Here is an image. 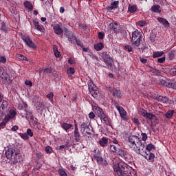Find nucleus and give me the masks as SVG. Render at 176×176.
Masks as SVG:
<instances>
[{"label":"nucleus","mask_w":176,"mask_h":176,"mask_svg":"<svg viewBox=\"0 0 176 176\" xmlns=\"http://www.w3.org/2000/svg\"><path fill=\"white\" fill-rule=\"evenodd\" d=\"M37 110L38 111H42V109H43L45 108V104H42V103H39L37 106Z\"/></svg>","instance_id":"obj_56"},{"label":"nucleus","mask_w":176,"mask_h":176,"mask_svg":"<svg viewBox=\"0 0 176 176\" xmlns=\"http://www.w3.org/2000/svg\"><path fill=\"white\" fill-rule=\"evenodd\" d=\"M26 134L30 137H34V132L32 131V130H31V129H27Z\"/></svg>","instance_id":"obj_51"},{"label":"nucleus","mask_w":176,"mask_h":176,"mask_svg":"<svg viewBox=\"0 0 176 176\" xmlns=\"http://www.w3.org/2000/svg\"><path fill=\"white\" fill-rule=\"evenodd\" d=\"M16 115H17V112H16L15 110H13V109L10 110V116H11L12 119L16 118Z\"/></svg>","instance_id":"obj_44"},{"label":"nucleus","mask_w":176,"mask_h":176,"mask_svg":"<svg viewBox=\"0 0 176 176\" xmlns=\"http://www.w3.org/2000/svg\"><path fill=\"white\" fill-rule=\"evenodd\" d=\"M0 78H1L3 82L5 85H8L9 83H12V80H10V76L8 74V72L5 71L3 67H0Z\"/></svg>","instance_id":"obj_8"},{"label":"nucleus","mask_w":176,"mask_h":176,"mask_svg":"<svg viewBox=\"0 0 176 176\" xmlns=\"http://www.w3.org/2000/svg\"><path fill=\"white\" fill-rule=\"evenodd\" d=\"M113 170L116 176H131V167L124 163L114 164Z\"/></svg>","instance_id":"obj_1"},{"label":"nucleus","mask_w":176,"mask_h":176,"mask_svg":"<svg viewBox=\"0 0 176 176\" xmlns=\"http://www.w3.org/2000/svg\"><path fill=\"white\" fill-rule=\"evenodd\" d=\"M61 127L63 130H65V131H66V133H69V129H72V127H74V125L72 124H68L67 122H64L61 124Z\"/></svg>","instance_id":"obj_20"},{"label":"nucleus","mask_w":176,"mask_h":176,"mask_svg":"<svg viewBox=\"0 0 176 176\" xmlns=\"http://www.w3.org/2000/svg\"><path fill=\"white\" fill-rule=\"evenodd\" d=\"M16 58H18L19 60H21L22 61H28V58H27V57L20 54H17Z\"/></svg>","instance_id":"obj_39"},{"label":"nucleus","mask_w":176,"mask_h":176,"mask_svg":"<svg viewBox=\"0 0 176 176\" xmlns=\"http://www.w3.org/2000/svg\"><path fill=\"white\" fill-rule=\"evenodd\" d=\"M20 115L22 116V118H25L26 120H34V114H32V112L27 109H25L23 112H21Z\"/></svg>","instance_id":"obj_15"},{"label":"nucleus","mask_w":176,"mask_h":176,"mask_svg":"<svg viewBox=\"0 0 176 176\" xmlns=\"http://www.w3.org/2000/svg\"><path fill=\"white\" fill-rule=\"evenodd\" d=\"M28 107V104H27V103L23 102V105H21V107L19 106V109L21 111L23 108H27Z\"/></svg>","instance_id":"obj_62"},{"label":"nucleus","mask_w":176,"mask_h":176,"mask_svg":"<svg viewBox=\"0 0 176 176\" xmlns=\"http://www.w3.org/2000/svg\"><path fill=\"white\" fill-rule=\"evenodd\" d=\"M121 94H122V93L120 92V90L115 89L113 91V95L116 96V97H120Z\"/></svg>","instance_id":"obj_49"},{"label":"nucleus","mask_w":176,"mask_h":176,"mask_svg":"<svg viewBox=\"0 0 176 176\" xmlns=\"http://www.w3.org/2000/svg\"><path fill=\"white\" fill-rule=\"evenodd\" d=\"M0 30H1V31H3V32H8L9 31V29L8 28V27H6V25L3 22H1L0 24Z\"/></svg>","instance_id":"obj_36"},{"label":"nucleus","mask_w":176,"mask_h":176,"mask_svg":"<svg viewBox=\"0 0 176 176\" xmlns=\"http://www.w3.org/2000/svg\"><path fill=\"white\" fill-rule=\"evenodd\" d=\"M138 136L137 135H129L128 137V142L130 144V145H132L133 142H135L137 141V138Z\"/></svg>","instance_id":"obj_27"},{"label":"nucleus","mask_w":176,"mask_h":176,"mask_svg":"<svg viewBox=\"0 0 176 176\" xmlns=\"http://www.w3.org/2000/svg\"><path fill=\"white\" fill-rule=\"evenodd\" d=\"M16 153H17L16 150L13 149L12 148H10L6 151V157H7V159L11 162Z\"/></svg>","instance_id":"obj_16"},{"label":"nucleus","mask_w":176,"mask_h":176,"mask_svg":"<svg viewBox=\"0 0 176 176\" xmlns=\"http://www.w3.org/2000/svg\"><path fill=\"white\" fill-rule=\"evenodd\" d=\"M109 28L110 30H113L114 32H118V23H111L109 25Z\"/></svg>","instance_id":"obj_31"},{"label":"nucleus","mask_w":176,"mask_h":176,"mask_svg":"<svg viewBox=\"0 0 176 176\" xmlns=\"http://www.w3.org/2000/svg\"><path fill=\"white\" fill-rule=\"evenodd\" d=\"M92 111L96 113L98 118H100V120H103L104 123L108 124L109 123V119L108 116L104 113V110L97 105L92 106Z\"/></svg>","instance_id":"obj_2"},{"label":"nucleus","mask_w":176,"mask_h":176,"mask_svg":"<svg viewBox=\"0 0 176 176\" xmlns=\"http://www.w3.org/2000/svg\"><path fill=\"white\" fill-rule=\"evenodd\" d=\"M54 55L56 57L58 58V57H60V56H61V54H60V52H58V50H57V49H54Z\"/></svg>","instance_id":"obj_60"},{"label":"nucleus","mask_w":176,"mask_h":176,"mask_svg":"<svg viewBox=\"0 0 176 176\" xmlns=\"http://www.w3.org/2000/svg\"><path fill=\"white\" fill-rule=\"evenodd\" d=\"M170 75H176V66L172 67L169 71Z\"/></svg>","instance_id":"obj_52"},{"label":"nucleus","mask_w":176,"mask_h":176,"mask_svg":"<svg viewBox=\"0 0 176 176\" xmlns=\"http://www.w3.org/2000/svg\"><path fill=\"white\" fill-rule=\"evenodd\" d=\"M19 130V126L14 125L11 128L12 131H17Z\"/></svg>","instance_id":"obj_64"},{"label":"nucleus","mask_w":176,"mask_h":176,"mask_svg":"<svg viewBox=\"0 0 176 176\" xmlns=\"http://www.w3.org/2000/svg\"><path fill=\"white\" fill-rule=\"evenodd\" d=\"M34 25L37 31H40V32H45V28L43 25H40L38 21H34Z\"/></svg>","instance_id":"obj_21"},{"label":"nucleus","mask_w":176,"mask_h":176,"mask_svg":"<svg viewBox=\"0 0 176 176\" xmlns=\"http://www.w3.org/2000/svg\"><path fill=\"white\" fill-rule=\"evenodd\" d=\"M93 160H96L98 164H102V166H108V162L102 159L100 152H98L94 155Z\"/></svg>","instance_id":"obj_10"},{"label":"nucleus","mask_w":176,"mask_h":176,"mask_svg":"<svg viewBox=\"0 0 176 176\" xmlns=\"http://www.w3.org/2000/svg\"><path fill=\"white\" fill-rule=\"evenodd\" d=\"M67 72L68 74L72 75V74H75V68H74V67H70V68H69V69L67 70Z\"/></svg>","instance_id":"obj_50"},{"label":"nucleus","mask_w":176,"mask_h":176,"mask_svg":"<svg viewBox=\"0 0 176 176\" xmlns=\"http://www.w3.org/2000/svg\"><path fill=\"white\" fill-rule=\"evenodd\" d=\"M44 74H52V67H47L43 70Z\"/></svg>","instance_id":"obj_53"},{"label":"nucleus","mask_w":176,"mask_h":176,"mask_svg":"<svg viewBox=\"0 0 176 176\" xmlns=\"http://www.w3.org/2000/svg\"><path fill=\"white\" fill-rule=\"evenodd\" d=\"M141 39H142V32L135 30L132 32L131 42L133 47H138L141 45Z\"/></svg>","instance_id":"obj_3"},{"label":"nucleus","mask_w":176,"mask_h":176,"mask_svg":"<svg viewBox=\"0 0 176 176\" xmlns=\"http://www.w3.org/2000/svg\"><path fill=\"white\" fill-rule=\"evenodd\" d=\"M89 118L91 120H94V118H96V113H94V112L91 111L89 114H88Z\"/></svg>","instance_id":"obj_48"},{"label":"nucleus","mask_w":176,"mask_h":176,"mask_svg":"<svg viewBox=\"0 0 176 176\" xmlns=\"http://www.w3.org/2000/svg\"><path fill=\"white\" fill-rule=\"evenodd\" d=\"M23 160L24 158L21 154L19 153H15V155H14L12 160H11L10 162L12 163V164H17V163H23Z\"/></svg>","instance_id":"obj_14"},{"label":"nucleus","mask_w":176,"mask_h":176,"mask_svg":"<svg viewBox=\"0 0 176 176\" xmlns=\"http://www.w3.org/2000/svg\"><path fill=\"white\" fill-rule=\"evenodd\" d=\"M69 42H71V43H73V45H76L77 40L76 36H75L74 34H71V35L68 36Z\"/></svg>","instance_id":"obj_28"},{"label":"nucleus","mask_w":176,"mask_h":176,"mask_svg":"<svg viewBox=\"0 0 176 176\" xmlns=\"http://www.w3.org/2000/svg\"><path fill=\"white\" fill-rule=\"evenodd\" d=\"M133 122L136 126H140L141 124L138 118H134Z\"/></svg>","instance_id":"obj_57"},{"label":"nucleus","mask_w":176,"mask_h":176,"mask_svg":"<svg viewBox=\"0 0 176 176\" xmlns=\"http://www.w3.org/2000/svg\"><path fill=\"white\" fill-rule=\"evenodd\" d=\"M174 116V110H169L165 113V116L166 119H171Z\"/></svg>","instance_id":"obj_35"},{"label":"nucleus","mask_w":176,"mask_h":176,"mask_svg":"<svg viewBox=\"0 0 176 176\" xmlns=\"http://www.w3.org/2000/svg\"><path fill=\"white\" fill-rule=\"evenodd\" d=\"M24 6L30 10H32V9H34V6H32V3H31L30 1H25Z\"/></svg>","instance_id":"obj_37"},{"label":"nucleus","mask_w":176,"mask_h":176,"mask_svg":"<svg viewBox=\"0 0 176 176\" xmlns=\"http://www.w3.org/2000/svg\"><path fill=\"white\" fill-rule=\"evenodd\" d=\"M148 21H138L137 23V25L140 27L141 28L144 27H147L148 26Z\"/></svg>","instance_id":"obj_32"},{"label":"nucleus","mask_w":176,"mask_h":176,"mask_svg":"<svg viewBox=\"0 0 176 176\" xmlns=\"http://www.w3.org/2000/svg\"><path fill=\"white\" fill-rule=\"evenodd\" d=\"M32 127L33 129H34V130H41V129H42V126H41V123L34 120L32 121Z\"/></svg>","instance_id":"obj_25"},{"label":"nucleus","mask_w":176,"mask_h":176,"mask_svg":"<svg viewBox=\"0 0 176 176\" xmlns=\"http://www.w3.org/2000/svg\"><path fill=\"white\" fill-rule=\"evenodd\" d=\"M9 111V102L3 100L0 107V120L3 118L5 113Z\"/></svg>","instance_id":"obj_9"},{"label":"nucleus","mask_w":176,"mask_h":176,"mask_svg":"<svg viewBox=\"0 0 176 176\" xmlns=\"http://www.w3.org/2000/svg\"><path fill=\"white\" fill-rule=\"evenodd\" d=\"M163 54H164V52H154V54H153V57L154 58H156L157 57H162V56H163Z\"/></svg>","instance_id":"obj_42"},{"label":"nucleus","mask_w":176,"mask_h":176,"mask_svg":"<svg viewBox=\"0 0 176 176\" xmlns=\"http://www.w3.org/2000/svg\"><path fill=\"white\" fill-rule=\"evenodd\" d=\"M146 119H148V120H152L154 118H156V116L152 113H147L145 116Z\"/></svg>","instance_id":"obj_38"},{"label":"nucleus","mask_w":176,"mask_h":176,"mask_svg":"<svg viewBox=\"0 0 176 176\" xmlns=\"http://www.w3.org/2000/svg\"><path fill=\"white\" fill-rule=\"evenodd\" d=\"M120 149V145L110 144V150L111 151V152H113V153H118Z\"/></svg>","instance_id":"obj_23"},{"label":"nucleus","mask_w":176,"mask_h":176,"mask_svg":"<svg viewBox=\"0 0 176 176\" xmlns=\"http://www.w3.org/2000/svg\"><path fill=\"white\" fill-rule=\"evenodd\" d=\"M94 49L97 52H100V50H102L104 49V43H100L94 45Z\"/></svg>","instance_id":"obj_33"},{"label":"nucleus","mask_w":176,"mask_h":176,"mask_svg":"<svg viewBox=\"0 0 176 176\" xmlns=\"http://www.w3.org/2000/svg\"><path fill=\"white\" fill-rule=\"evenodd\" d=\"M102 58L106 65H109L110 67H112V63H113V60L112 59V58H111L109 54L107 53L106 52H103L102 53Z\"/></svg>","instance_id":"obj_11"},{"label":"nucleus","mask_w":176,"mask_h":176,"mask_svg":"<svg viewBox=\"0 0 176 176\" xmlns=\"http://www.w3.org/2000/svg\"><path fill=\"white\" fill-rule=\"evenodd\" d=\"M157 61H158V63H160L161 64L164 63V61H166V56H163L162 58H159L157 59Z\"/></svg>","instance_id":"obj_61"},{"label":"nucleus","mask_w":176,"mask_h":176,"mask_svg":"<svg viewBox=\"0 0 176 176\" xmlns=\"http://www.w3.org/2000/svg\"><path fill=\"white\" fill-rule=\"evenodd\" d=\"M45 152L46 153L50 154L53 153V148L50 146H47L45 147Z\"/></svg>","instance_id":"obj_45"},{"label":"nucleus","mask_w":176,"mask_h":176,"mask_svg":"<svg viewBox=\"0 0 176 176\" xmlns=\"http://www.w3.org/2000/svg\"><path fill=\"white\" fill-rule=\"evenodd\" d=\"M0 63H2V64H6V57L1 56L0 57Z\"/></svg>","instance_id":"obj_59"},{"label":"nucleus","mask_w":176,"mask_h":176,"mask_svg":"<svg viewBox=\"0 0 176 176\" xmlns=\"http://www.w3.org/2000/svg\"><path fill=\"white\" fill-rule=\"evenodd\" d=\"M10 119H12V117L10 116V115H7L5 116L3 120L8 123L10 120Z\"/></svg>","instance_id":"obj_58"},{"label":"nucleus","mask_w":176,"mask_h":176,"mask_svg":"<svg viewBox=\"0 0 176 176\" xmlns=\"http://www.w3.org/2000/svg\"><path fill=\"white\" fill-rule=\"evenodd\" d=\"M157 20V21H159V23H160V24L164 25L165 28H168V27H170V23H168V21L166 19L162 17H158Z\"/></svg>","instance_id":"obj_19"},{"label":"nucleus","mask_w":176,"mask_h":176,"mask_svg":"<svg viewBox=\"0 0 176 176\" xmlns=\"http://www.w3.org/2000/svg\"><path fill=\"white\" fill-rule=\"evenodd\" d=\"M119 6V1H116L113 3H111V6L109 7V10H112V9H118V7Z\"/></svg>","instance_id":"obj_34"},{"label":"nucleus","mask_w":176,"mask_h":176,"mask_svg":"<svg viewBox=\"0 0 176 176\" xmlns=\"http://www.w3.org/2000/svg\"><path fill=\"white\" fill-rule=\"evenodd\" d=\"M117 155H119V156H121V157H124L126 159L127 157V151L122 149L120 148L118 152L116 153Z\"/></svg>","instance_id":"obj_26"},{"label":"nucleus","mask_w":176,"mask_h":176,"mask_svg":"<svg viewBox=\"0 0 176 176\" xmlns=\"http://www.w3.org/2000/svg\"><path fill=\"white\" fill-rule=\"evenodd\" d=\"M142 135V141H146V140H148V135L145 133H141Z\"/></svg>","instance_id":"obj_54"},{"label":"nucleus","mask_w":176,"mask_h":176,"mask_svg":"<svg viewBox=\"0 0 176 176\" xmlns=\"http://www.w3.org/2000/svg\"><path fill=\"white\" fill-rule=\"evenodd\" d=\"M19 137H21L23 140H25V141H27V140L30 138L27 133H19Z\"/></svg>","instance_id":"obj_40"},{"label":"nucleus","mask_w":176,"mask_h":176,"mask_svg":"<svg viewBox=\"0 0 176 176\" xmlns=\"http://www.w3.org/2000/svg\"><path fill=\"white\" fill-rule=\"evenodd\" d=\"M125 49L127 50V52H133V47L129 45H125Z\"/></svg>","instance_id":"obj_63"},{"label":"nucleus","mask_w":176,"mask_h":176,"mask_svg":"<svg viewBox=\"0 0 176 176\" xmlns=\"http://www.w3.org/2000/svg\"><path fill=\"white\" fill-rule=\"evenodd\" d=\"M136 140L137 141L132 143L131 147L133 148V151H134V152L138 153L142 151V149H145V144L142 143V140L140 139V137H138Z\"/></svg>","instance_id":"obj_5"},{"label":"nucleus","mask_w":176,"mask_h":176,"mask_svg":"<svg viewBox=\"0 0 176 176\" xmlns=\"http://www.w3.org/2000/svg\"><path fill=\"white\" fill-rule=\"evenodd\" d=\"M116 109L120 113V116L125 121L129 120V117L127 116V112L122 106L119 104H116Z\"/></svg>","instance_id":"obj_12"},{"label":"nucleus","mask_w":176,"mask_h":176,"mask_svg":"<svg viewBox=\"0 0 176 176\" xmlns=\"http://www.w3.org/2000/svg\"><path fill=\"white\" fill-rule=\"evenodd\" d=\"M58 174L60 176H68V175L67 174V172H65V170H64L63 169L58 170Z\"/></svg>","instance_id":"obj_47"},{"label":"nucleus","mask_w":176,"mask_h":176,"mask_svg":"<svg viewBox=\"0 0 176 176\" xmlns=\"http://www.w3.org/2000/svg\"><path fill=\"white\" fill-rule=\"evenodd\" d=\"M139 155H141V156H143L144 159H146L148 162H151V163H153L155 162V154L151 153V151H146L144 149H142L141 151L138 153Z\"/></svg>","instance_id":"obj_6"},{"label":"nucleus","mask_w":176,"mask_h":176,"mask_svg":"<svg viewBox=\"0 0 176 176\" xmlns=\"http://www.w3.org/2000/svg\"><path fill=\"white\" fill-rule=\"evenodd\" d=\"M154 100H157L160 101V102H163V104H168L170 102V100L166 96H162L158 94H155L153 97Z\"/></svg>","instance_id":"obj_17"},{"label":"nucleus","mask_w":176,"mask_h":176,"mask_svg":"<svg viewBox=\"0 0 176 176\" xmlns=\"http://www.w3.org/2000/svg\"><path fill=\"white\" fill-rule=\"evenodd\" d=\"M139 113L140 115H142L144 118H145L146 116V114L148 113V111H146V110L144 109H140L139 110Z\"/></svg>","instance_id":"obj_43"},{"label":"nucleus","mask_w":176,"mask_h":176,"mask_svg":"<svg viewBox=\"0 0 176 176\" xmlns=\"http://www.w3.org/2000/svg\"><path fill=\"white\" fill-rule=\"evenodd\" d=\"M138 9V8L137 7V5H129L128 7V12H129V13H135Z\"/></svg>","instance_id":"obj_24"},{"label":"nucleus","mask_w":176,"mask_h":176,"mask_svg":"<svg viewBox=\"0 0 176 176\" xmlns=\"http://www.w3.org/2000/svg\"><path fill=\"white\" fill-rule=\"evenodd\" d=\"M146 152H151V151L152 149H155V145H153V144H148L146 146L145 150H146Z\"/></svg>","instance_id":"obj_41"},{"label":"nucleus","mask_w":176,"mask_h":176,"mask_svg":"<svg viewBox=\"0 0 176 176\" xmlns=\"http://www.w3.org/2000/svg\"><path fill=\"white\" fill-rule=\"evenodd\" d=\"M150 41L151 42H155L156 41V35L155 33H151L150 34Z\"/></svg>","instance_id":"obj_46"},{"label":"nucleus","mask_w":176,"mask_h":176,"mask_svg":"<svg viewBox=\"0 0 176 176\" xmlns=\"http://www.w3.org/2000/svg\"><path fill=\"white\" fill-rule=\"evenodd\" d=\"M74 140L77 142L80 141V133L79 129L74 130Z\"/></svg>","instance_id":"obj_29"},{"label":"nucleus","mask_w":176,"mask_h":176,"mask_svg":"<svg viewBox=\"0 0 176 176\" xmlns=\"http://www.w3.org/2000/svg\"><path fill=\"white\" fill-rule=\"evenodd\" d=\"M89 90L90 91L91 95L94 98H97L98 97V94H100V91H98V88L91 80H89Z\"/></svg>","instance_id":"obj_7"},{"label":"nucleus","mask_w":176,"mask_h":176,"mask_svg":"<svg viewBox=\"0 0 176 176\" xmlns=\"http://www.w3.org/2000/svg\"><path fill=\"white\" fill-rule=\"evenodd\" d=\"M108 141H109L108 138L103 137L99 140V145H100L104 148L107 146V145H108Z\"/></svg>","instance_id":"obj_22"},{"label":"nucleus","mask_w":176,"mask_h":176,"mask_svg":"<svg viewBox=\"0 0 176 176\" xmlns=\"http://www.w3.org/2000/svg\"><path fill=\"white\" fill-rule=\"evenodd\" d=\"M53 30L54 31V34H56V35H61V34L64 32L63 28H61V25L60 24H54L53 25Z\"/></svg>","instance_id":"obj_18"},{"label":"nucleus","mask_w":176,"mask_h":176,"mask_svg":"<svg viewBox=\"0 0 176 176\" xmlns=\"http://www.w3.org/2000/svg\"><path fill=\"white\" fill-rule=\"evenodd\" d=\"M80 132L84 137H87L90 140L93 134V129L90 128L89 122H84L80 125Z\"/></svg>","instance_id":"obj_4"},{"label":"nucleus","mask_w":176,"mask_h":176,"mask_svg":"<svg viewBox=\"0 0 176 176\" xmlns=\"http://www.w3.org/2000/svg\"><path fill=\"white\" fill-rule=\"evenodd\" d=\"M152 12H154V13H162V10H160V6L155 5L151 7Z\"/></svg>","instance_id":"obj_30"},{"label":"nucleus","mask_w":176,"mask_h":176,"mask_svg":"<svg viewBox=\"0 0 176 176\" xmlns=\"http://www.w3.org/2000/svg\"><path fill=\"white\" fill-rule=\"evenodd\" d=\"M21 39L26 43L27 46L30 47V49H36V45L32 42V40H31L28 36L22 35Z\"/></svg>","instance_id":"obj_13"},{"label":"nucleus","mask_w":176,"mask_h":176,"mask_svg":"<svg viewBox=\"0 0 176 176\" xmlns=\"http://www.w3.org/2000/svg\"><path fill=\"white\" fill-rule=\"evenodd\" d=\"M47 98L50 100V101H53V97H54V94L53 92H50L49 94L47 95Z\"/></svg>","instance_id":"obj_55"}]
</instances>
